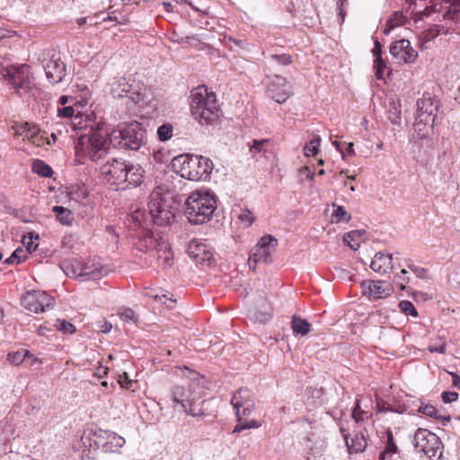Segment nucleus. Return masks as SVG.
<instances>
[{
    "label": "nucleus",
    "instance_id": "24",
    "mask_svg": "<svg viewBox=\"0 0 460 460\" xmlns=\"http://www.w3.org/2000/svg\"><path fill=\"white\" fill-rule=\"evenodd\" d=\"M101 438V450L104 453H117L125 445V439L114 432L105 430Z\"/></svg>",
    "mask_w": 460,
    "mask_h": 460
},
{
    "label": "nucleus",
    "instance_id": "32",
    "mask_svg": "<svg viewBox=\"0 0 460 460\" xmlns=\"http://www.w3.org/2000/svg\"><path fill=\"white\" fill-rule=\"evenodd\" d=\"M310 323L301 318L300 316L294 315L291 320V329L295 335H305L310 332Z\"/></svg>",
    "mask_w": 460,
    "mask_h": 460
},
{
    "label": "nucleus",
    "instance_id": "9",
    "mask_svg": "<svg viewBox=\"0 0 460 460\" xmlns=\"http://www.w3.org/2000/svg\"><path fill=\"white\" fill-rule=\"evenodd\" d=\"M126 165V162L122 159H108L100 167L102 180L111 187H115L116 190H125Z\"/></svg>",
    "mask_w": 460,
    "mask_h": 460
},
{
    "label": "nucleus",
    "instance_id": "40",
    "mask_svg": "<svg viewBox=\"0 0 460 460\" xmlns=\"http://www.w3.org/2000/svg\"><path fill=\"white\" fill-rule=\"evenodd\" d=\"M364 234V230L350 231L344 236V242L347 243L352 250L356 251L359 248L358 239H360Z\"/></svg>",
    "mask_w": 460,
    "mask_h": 460
},
{
    "label": "nucleus",
    "instance_id": "17",
    "mask_svg": "<svg viewBox=\"0 0 460 460\" xmlns=\"http://www.w3.org/2000/svg\"><path fill=\"white\" fill-rule=\"evenodd\" d=\"M196 121L203 126L217 125L221 117V111L217 102H208V108L200 110V107L194 106V113L191 114Z\"/></svg>",
    "mask_w": 460,
    "mask_h": 460
},
{
    "label": "nucleus",
    "instance_id": "41",
    "mask_svg": "<svg viewBox=\"0 0 460 460\" xmlns=\"http://www.w3.org/2000/svg\"><path fill=\"white\" fill-rule=\"evenodd\" d=\"M387 434V441L385 444V448L384 451L380 453L379 459L385 460L387 456H391L392 455L397 452V446L394 439L393 434L390 430L386 432Z\"/></svg>",
    "mask_w": 460,
    "mask_h": 460
},
{
    "label": "nucleus",
    "instance_id": "64",
    "mask_svg": "<svg viewBox=\"0 0 460 460\" xmlns=\"http://www.w3.org/2000/svg\"><path fill=\"white\" fill-rule=\"evenodd\" d=\"M115 12H112L111 13H108L107 15H103V13H100L97 18H101V21L102 22H107V21H111V22H119L118 21V17L114 14Z\"/></svg>",
    "mask_w": 460,
    "mask_h": 460
},
{
    "label": "nucleus",
    "instance_id": "33",
    "mask_svg": "<svg viewBox=\"0 0 460 460\" xmlns=\"http://www.w3.org/2000/svg\"><path fill=\"white\" fill-rule=\"evenodd\" d=\"M361 402V399L357 398L352 411V418L357 424L367 420L372 416V412L369 410L362 409Z\"/></svg>",
    "mask_w": 460,
    "mask_h": 460
},
{
    "label": "nucleus",
    "instance_id": "43",
    "mask_svg": "<svg viewBox=\"0 0 460 460\" xmlns=\"http://www.w3.org/2000/svg\"><path fill=\"white\" fill-rule=\"evenodd\" d=\"M333 145L335 146L336 149L341 153L342 159H344L346 155H355L354 144L352 142L346 143L334 141Z\"/></svg>",
    "mask_w": 460,
    "mask_h": 460
},
{
    "label": "nucleus",
    "instance_id": "62",
    "mask_svg": "<svg viewBox=\"0 0 460 460\" xmlns=\"http://www.w3.org/2000/svg\"><path fill=\"white\" fill-rule=\"evenodd\" d=\"M374 58H382V46L381 43L376 40L372 49Z\"/></svg>",
    "mask_w": 460,
    "mask_h": 460
},
{
    "label": "nucleus",
    "instance_id": "8",
    "mask_svg": "<svg viewBox=\"0 0 460 460\" xmlns=\"http://www.w3.org/2000/svg\"><path fill=\"white\" fill-rule=\"evenodd\" d=\"M106 136L108 134L93 133L86 140H81L80 146H76V155H82L95 163L105 159L111 144Z\"/></svg>",
    "mask_w": 460,
    "mask_h": 460
},
{
    "label": "nucleus",
    "instance_id": "10",
    "mask_svg": "<svg viewBox=\"0 0 460 460\" xmlns=\"http://www.w3.org/2000/svg\"><path fill=\"white\" fill-rule=\"evenodd\" d=\"M148 209L153 222L159 226L171 224L175 217L172 209L166 204V201L162 198L160 193L157 192L151 194L148 202Z\"/></svg>",
    "mask_w": 460,
    "mask_h": 460
},
{
    "label": "nucleus",
    "instance_id": "18",
    "mask_svg": "<svg viewBox=\"0 0 460 460\" xmlns=\"http://www.w3.org/2000/svg\"><path fill=\"white\" fill-rule=\"evenodd\" d=\"M390 54L405 64L413 63L418 57V52L411 47V42L404 39L391 44Z\"/></svg>",
    "mask_w": 460,
    "mask_h": 460
},
{
    "label": "nucleus",
    "instance_id": "22",
    "mask_svg": "<svg viewBox=\"0 0 460 460\" xmlns=\"http://www.w3.org/2000/svg\"><path fill=\"white\" fill-rule=\"evenodd\" d=\"M46 76L49 83L58 84L66 75V66L59 58H52L44 65Z\"/></svg>",
    "mask_w": 460,
    "mask_h": 460
},
{
    "label": "nucleus",
    "instance_id": "58",
    "mask_svg": "<svg viewBox=\"0 0 460 460\" xmlns=\"http://www.w3.org/2000/svg\"><path fill=\"white\" fill-rule=\"evenodd\" d=\"M181 410L187 414L191 415L193 417L201 416L204 414L201 408H193L190 402L186 404V408H181Z\"/></svg>",
    "mask_w": 460,
    "mask_h": 460
},
{
    "label": "nucleus",
    "instance_id": "7",
    "mask_svg": "<svg viewBox=\"0 0 460 460\" xmlns=\"http://www.w3.org/2000/svg\"><path fill=\"white\" fill-rule=\"evenodd\" d=\"M110 93L115 99L127 98L133 104H138L146 98V87L134 78L117 77L111 83Z\"/></svg>",
    "mask_w": 460,
    "mask_h": 460
},
{
    "label": "nucleus",
    "instance_id": "47",
    "mask_svg": "<svg viewBox=\"0 0 460 460\" xmlns=\"http://www.w3.org/2000/svg\"><path fill=\"white\" fill-rule=\"evenodd\" d=\"M56 327L58 331L66 334H73L75 332L76 328L74 324L65 320H57Z\"/></svg>",
    "mask_w": 460,
    "mask_h": 460
},
{
    "label": "nucleus",
    "instance_id": "36",
    "mask_svg": "<svg viewBox=\"0 0 460 460\" xmlns=\"http://www.w3.org/2000/svg\"><path fill=\"white\" fill-rule=\"evenodd\" d=\"M407 20V16H405L402 12H394L390 17V19L387 21L386 28L385 29L384 33L389 34V32L394 28L404 25Z\"/></svg>",
    "mask_w": 460,
    "mask_h": 460
},
{
    "label": "nucleus",
    "instance_id": "59",
    "mask_svg": "<svg viewBox=\"0 0 460 460\" xmlns=\"http://www.w3.org/2000/svg\"><path fill=\"white\" fill-rule=\"evenodd\" d=\"M441 397L445 403H449L458 399V394L456 392L447 391L442 393Z\"/></svg>",
    "mask_w": 460,
    "mask_h": 460
},
{
    "label": "nucleus",
    "instance_id": "14",
    "mask_svg": "<svg viewBox=\"0 0 460 460\" xmlns=\"http://www.w3.org/2000/svg\"><path fill=\"white\" fill-rule=\"evenodd\" d=\"M438 105L434 98L429 93H424L422 97L417 101L416 125L433 123L435 119L434 112L437 111Z\"/></svg>",
    "mask_w": 460,
    "mask_h": 460
},
{
    "label": "nucleus",
    "instance_id": "55",
    "mask_svg": "<svg viewBox=\"0 0 460 460\" xmlns=\"http://www.w3.org/2000/svg\"><path fill=\"white\" fill-rule=\"evenodd\" d=\"M269 143L268 139L253 140L252 145L250 146V152L253 155L264 150V146Z\"/></svg>",
    "mask_w": 460,
    "mask_h": 460
},
{
    "label": "nucleus",
    "instance_id": "29",
    "mask_svg": "<svg viewBox=\"0 0 460 460\" xmlns=\"http://www.w3.org/2000/svg\"><path fill=\"white\" fill-rule=\"evenodd\" d=\"M60 268L63 272L69 278L81 280L83 261L76 259H66L61 261Z\"/></svg>",
    "mask_w": 460,
    "mask_h": 460
},
{
    "label": "nucleus",
    "instance_id": "25",
    "mask_svg": "<svg viewBox=\"0 0 460 460\" xmlns=\"http://www.w3.org/2000/svg\"><path fill=\"white\" fill-rule=\"evenodd\" d=\"M161 242L156 240L151 234L145 233L134 245L137 251L145 252L151 260L152 257H155V250L160 246Z\"/></svg>",
    "mask_w": 460,
    "mask_h": 460
},
{
    "label": "nucleus",
    "instance_id": "28",
    "mask_svg": "<svg viewBox=\"0 0 460 460\" xmlns=\"http://www.w3.org/2000/svg\"><path fill=\"white\" fill-rule=\"evenodd\" d=\"M127 180L125 181V190L139 186L144 180V169L139 164L126 165Z\"/></svg>",
    "mask_w": 460,
    "mask_h": 460
},
{
    "label": "nucleus",
    "instance_id": "13",
    "mask_svg": "<svg viewBox=\"0 0 460 460\" xmlns=\"http://www.w3.org/2000/svg\"><path fill=\"white\" fill-rule=\"evenodd\" d=\"M278 240L270 234L262 236L256 246L252 250L249 256V262L256 265L259 262L269 263L271 253L275 251Z\"/></svg>",
    "mask_w": 460,
    "mask_h": 460
},
{
    "label": "nucleus",
    "instance_id": "61",
    "mask_svg": "<svg viewBox=\"0 0 460 460\" xmlns=\"http://www.w3.org/2000/svg\"><path fill=\"white\" fill-rule=\"evenodd\" d=\"M130 217L137 226H143L144 213L137 210L130 216Z\"/></svg>",
    "mask_w": 460,
    "mask_h": 460
},
{
    "label": "nucleus",
    "instance_id": "31",
    "mask_svg": "<svg viewBox=\"0 0 460 460\" xmlns=\"http://www.w3.org/2000/svg\"><path fill=\"white\" fill-rule=\"evenodd\" d=\"M188 397V392L183 386H174L171 392V398L173 402L172 407L174 409H176L177 406L186 408V404L190 402Z\"/></svg>",
    "mask_w": 460,
    "mask_h": 460
},
{
    "label": "nucleus",
    "instance_id": "56",
    "mask_svg": "<svg viewBox=\"0 0 460 460\" xmlns=\"http://www.w3.org/2000/svg\"><path fill=\"white\" fill-rule=\"evenodd\" d=\"M75 114V109L73 106H64L58 109V116L66 119H72Z\"/></svg>",
    "mask_w": 460,
    "mask_h": 460
},
{
    "label": "nucleus",
    "instance_id": "20",
    "mask_svg": "<svg viewBox=\"0 0 460 460\" xmlns=\"http://www.w3.org/2000/svg\"><path fill=\"white\" fill-rule=\"evenodd\" d=\"M217 102L216 94L209 92L207 86L199 85L190 92V106L191 114L194 113V106L198 104L200 110L208 108V102Z\"/></svg>",
    "mask_w": 460,
    "mask_h": 460
},
{
    "label": "nucleus",
    "instance_id": "38",
    "mask_svg": "<svg viewBox=\"0 0 460 460\" xmlns=\"http://www.w3.org/2000/svg\"><path fill=\"white\" fill-rule=\"evenodd\" d=\"M68 194L71 200L81 202L87 198L88 190L84 185L76 184L70 187Z\"/></svg>",
    "mask_w": 460,
    "mask_h": 460
},
{
    "label": "nucleus",
    "instance_id": "51",
    "mask_svg": "<svg viewBox=\"0 0 460 460\" xmlns=\"http://www.w3.org/2000/svg\"><path fill=\"white\" fill-rule=\"evenodd\" d=\"M270 58L280 66H288L292 63V58L289 54H274L270 55Z\"/></svg>",
    "mask_w": 460,
    "mask_h": 460
},
{
    "label": "nucleus",
    "instance_id": "12",
    "mask_svg": "<svg viewBox=\"0 0 460 460\" xmlns=\"http://www.w3.org/2000/svg\"><path fill=\"white\" fill-rule=\"evenodd\" d=\"M265 85L269 96L278 103L285 102L291 93L289 83L280 75L268 76Z\"/></svg>",
    "mask_w": 460,
    "mask_h": 460
},
{
    "label": "nucleus",
    "instance_id": "1",
    "mask_svg": "<svg viewBox=\"0 0 460 460\" xmlns=\"http://www.w3.org/2000/svg\"><path fill=\"white\" fill-rule=\"evenodd\" d=\"M411 13L415 15V22L429 18L436 36L448 34L460 21V0H434L424 10H413Z\"/></svg>",
    "mask_w": 460,
    "mask_h": 460
},
{
    "label": "nucleus",
    "instance_id": "53",
    "mask_svg": "<svg viewBox=\"0 0 460 460\" xmlns=\"http://www.w3.org/2000/svg\"><path fill=\"white\" fill-rule=\"evenodd\" d=\"M333 217L336 218L337 222L349 221L350 219V215L345 210V208L341 206H337L332 213Z\"/></svg>",
    "mask_w": 460,
    "mask_h": 460
},
{
    "label": "nucleus",
    "instance_id": "57",
    "mask_svg": "<svg viewBox=\"0 0 460 460\" xmlns=\"http://www.w3.org/2000/svg\"><path fill=\"white\" fill-rule=\"evenodd\" d=\"M33 238L34 236L32 233H29L28 236H23V244L26 245V249L29 252H34L38 247V243L33 242Z\"/></svg>",
    "mask_w": 460,
    "mask_h": 460
},
{
    "label": "nucleus",
    "instance_id": "60",
    "mask_svg": "<svg viewBox=\"0 0 460 460\" xmlns=\"http://www.w3.org/2000/svg\"><path fill=\"white\" fill-rule=\"evenodd\" d=\"M407 273V270L402 269L400 272V274H397L395 275L394 277V281L400 285L401 287V289H404L405 287H404V284L408 283L409 282V279L408 278H405L403 277V275H405Z\"/></svg>",
    "mask_w": 460,
    "mask_h": 460
},
{
    "label": "nucleus",
    "instance_id": "26",
    "mask_svg": "<svg viewBox=\"0 0 460 460\" xmlns=\"http://www.w3.org/2000/svg\"><path fill=\"white\" fill-rule=\"evenodd\" d=\"M393 260V254L376 252L372 259L370 268L380 274L390 273L394 268Z\"/></svg>",
    "mask_w": 460,
    "mask_h": 460
},
{
    "label": "nucleus",
    "instance_id": "15",
    "mask_svg": "<svg viewBox=\"0 0 460 460\" xmlns=\"http://www.w3.org/2000/svg\"><path fill=\"white\" fill-rule=\"evenodd\" d=\"M361 288L363 295L369 300L386 298L394 292L392 284L384 280H364L361 282Z\"/></svg>",
    "mask_w": 460,
    "mask_h": 460
},
{
    "label": "nucleus",
    "instance_id": "19",
    "mask_svg": "<svg viewBox=\"0 0 460 460\" xmlns=\"http://www.w3.org/2000/svg\"><path fill=\"white\" fill-rule=\"evenodd\" d=\"M187 253L197 264L210 265L213 260V252L207 244L192 240L187 247Z\"/></svg>",
    "mask_w": 460,
    "mask_h": 460
},
{
    "label": "nucleus",
    "instance_id": "11",
    "mask_svg": "<svg viewBox=\"0 0 460 460\" xmlns=\"http://www.w3.org/2000/svg\"><path fill=\"white\" fill-rule=\"evenodd\" d=\"M22 305L28 311L38 314L52 309L55 299L44 291L32 290L22 296Z\"/></svg>",
    "mask_w": 460,
    "mask_h": 460
},
{
    "label": "nucleus",
    "instance_id": "45",
    "mask_svg": "<svg viewBox=\"0 0 460 460\" xmlns=\"http://www.w3.org/2000/svg\"><path fill=\"white\" fill-rule=\"evenodd\" d=\"M173 127L170 123H164L157 128L158 139L162 142L169 140L172 137Z\"/></svg>",
    "mask_w": 460,
    "mask_h": 460
},
{
    "label": "nucleus",
    "instance_id": "50",
    "mask_svg": "<svg viewBox=\"0 0 460 460\" xmlns=\"http://www.w3.org/2000/svg\"><path fill=\"white\" fill-rule=\"evenodd\" d=\"M119 318L128 323H137V316L135 312L130 308H124L119 314Z\"/></svg>",
    "mask_w": 460,
    "mask_h": 460
},
{
    "label": "nucleus",
    "instance_id": "5",
    "mask_svg": "<svg viewBox=\"0 0 460 460\" xmlns=\"http://www.w3.org/2000/svg\"><path fill=\"white\" fill-rule=\"evenodd\" d=\"M411 443L420 460H441L444 445L435 433L427 429L419 428L414 433Z\"/></svg>",
    "mask_w": 460,
    "mask_h": 460
},
{
    "label": "nucleus",
    "instance_id": "16",
    "mask_svg": "<svg viewBox=\"0 0 460 460\" xmlns=\"http://www.w3.org/2000/svg\"><path fill=\"white\" fill-rule=\"evenodd\" d=\"M105 435V430L100 429H88L81 436L82 459H92L91 451L101 449V436Z\"/></svg>",
    "mask_w": 460,
    "mask_h": 460
},
{
    "label": "nucleus",
    "instance_id": "42",
    "mask_svg": "<svg viewBox=\"0 0 460 460\" xmlns=\"http://www.w3.org/2000/svg\"><path fill=\"white\" fill-rule=\"evenodd\" d=\"M32 172L43 177H50L53 174L52 168L41 160L33 162Z\"/></svg>",
    "mask_w": 460,
    "mask_h": 460
},
{
    "label": "nucleus",
    "instance_id": "44",
    "mask_svg": "<svg viewBox=\"0 0 460 460\" xmlns=\"http://www.w3.org/2000/svg\"><path fill=\"white\" fill-rule=\"evenodd\" d=\"M321 138L319 136H314L313 139L307 143L304 148L305 156H313L319 151Z\"/></svg>",
    "mask_w": 460,
    "mask_h": 460
},
{
    "label": "nucleus",
    "instance_id": "2",
    "mask_svg": "<svg viewBox=\"0 0 460 460\" xmlns=\"http://www.w3.org/2000/svg\"><path fill=\"white\" fill-rule=\"evenodd\" d=\"M217 208V197L208 189L192 191L185 200L184 215L192 225L208 222Z\"/></svg>",
    "mask_w": 460,
    "mask_h": 460
},
{
    "label": "nucleus",
    "instance_id": "39",
    "mask_svg": "<svg viewBox=\"0 0 460 460\" xmlns=\"http://www.w3.org/2000/svg\"><path fill=\"white\" fill-rule=\"evenodd\" d=\"M39 133V128L35 125H31L29 123H25L24 125L20 126L16 134L22 137L23 139H33Z\"/></svg>",
    "mask_w": 460,
    "mask_h": 460
},
{
    "label": "nucleus",
    "instance_id": "37",
    "mask_svg": "<svg viewBox=\"0 0 460 460\" xmlns=\"http://www.w3.org/2000/svg\"><path fill=\"white\" fill-rule=\"evenodd\" d=\"M387 116L391 123L399 125L401 122V104L398 101L391 100L387 108Z\"/></svg>",
    "mask_w": 460,
    "mask_h": 460
},
{
    "label": "nucleus",
    "instance_id": "3",
    "mask_svg": "<svg viewBox=\"0 0 460 460\" xmlns=\"http://www.w3.org/2000/svg\"><path fill=\"white\" fill-rule=\"evenodd\" d=\"M212 161L202 155L182 154L172 160V170L181 178L190 181H205L213 170Z\"/></svg>",
    "mask_w": 460,
    "mask_h": 460
},
{
    "label": "nucleus",
    "instance_id": "54",
    "mask_svg": "<svg viewBox=\"0 0 460 460\" xmlns=\"http://www.w3.org/2000/svg\"><path fill=\"white\" fill-rule=\"evenodd\" d=\"M261 427L260 422L257 420H250V421H244V422H239L234 429V432H241L242 430L247 429H257Z\"/></svg>",
    "mask_w": 460,
    "mask_h": 460
},
{
    "label": "nucleus",
    "instance_id": "52",
    "mask_svg": "<svg viewBox=\"0 0 460 460\" xmlns=\"http://www.w3.org/2000/svg\"><path fill=\"white\" fill-rule=\"evenodd\" d=\"M237 217L247 227L252 226L255 219L252 211L247 208L242 209Z\"/></svg>",
    "mask_w": 460,
    "mask_h": 460
},
{
    "label": "nucleus",
    "instance_id": "27",
    "mask_svg": "<svg viewBox=\"0 0 460 460\" xmlns=\"http://www.w3.org/2000/svg\"><path fill=\"white\" fill-rule=\"evenodd\" d=\"M254 405L252 393L248 388L238 389L231 399V404L235 410L236 417L241 415V407L247 404Z\"/></svg>",
    "mask_w": 460,
    "mask_h": 460
},
{
    "label": "nucleus",
    "instance_id": "30",
    "mask_svg": "<svg viewBox=\"0 0 460 460\" xmlns=\"http://www.w3.org/2000/svg\"><path fill=\"white\" fill-rule=\"evenodd\" d=\"M156 259L159 262L162 261L164 267H171L172 263V253L169 244L162 241L160 246L155 250V257H152L149 262L146 261L145 266L152 265V260Z\"/></svg>",
    "mask_w": 460,
    "mask_h": 460
},
{
    "label": "nucleus",
    "instance_id": "48",
    "mask_svg": "<svg viewBox=\"0 0 460 460\" xmlns=\"http://www.w3.org/2000/svg\"><path fill=\"white\" fill-rule=\"evenodd\" d=\"M386 68V65L385 60L380 58H374V69L376 78L378 80L384 79L385 70Z\"/></svg>",
    "mask_w": 460,
    "mask_h": 460
},
{
    "label": "nucleus",
    "instance_id": "46",
    "mask_svg": "<svg viewBox=\"0 0 460 460\" xmlns=\"http://www.w3.org/2000/svg\"><path fill=\"white\" fill-rule=\"evenodd\" d=\"M29 354L30 352L28 350L10 352L7 359L12 364L18 366L24 361L25 358L29 356Z\"/></svg>",
    "mask_w": 460,
    "mask_h": 460
},
{
    "label": "nucleus",
    "instance_id": "63",
    "mask_svg": "<svg viewBox=\"0 0 460 460\" xmlns=\"http://www.w3.org/2000/svg\"><path fill=\"white\" fill-rule=\"evenodd\" d=\"M13 257H17V264H19L26 259V254L22 248H18L13 252Z\"/></svg>",
    "mask_w": 460,
    "mask_h": 460
},
{
    "label": "nucleus",
    "instance_id": "49",
    "mask_svg": "<svg viewBox=\"0 0 460 460\" xmlns=\"http://www.w3.org/2000/svg\"><path fill=\"white\" fill-rule=\"evenodd\" d=\"M399 307L405 314L411 315L416 317L418 315V312L414 306V305L408 300H402L399 303Z\"/></svg>",
    "mask_w": 460,
    "mask_h": 460
},
{
    "label": "nucleus",
    "instance_id": "4",
    "mask_svg": "<svg viewBox=\"0 0 460 460\" xmlns=\"http://www.w3.org/2000/svg\"><path fill=\"white\" fill-rule=\"evenodd\" d=\"M110 143L125 149L138 150L145 143L146 130L142 124L131 121L119 125L108 134Z\"/></svg>",
    "mask_w": 460,
    "mask_h": 460
},
{
    "label": "nucleus",
    "instance_id": "35",
    "mask_svg": "<svg viewBox=\"0 0 460 460\" xmlns=\"http://www.w3.org/2000/svg\"><path fill=\"white\" fill-rule=\"evenodd\" d=\"M52 211L56 214L58 221L62 225L70 226L74 220L73 213L62 206H54Z\"/></svg>",
    "mask_w": 460,
    "mask_h": 460
},
{
    "label": "nucleus",
    "instance_id": "34",
    "mask_svg": "<svg viewBox=\"0 0 460 460\" xmlns=\"http://www.w3.org/2000/svg\"><path fill=\"white\" fill-rule=\"evenodd\" d=\"M418 411L435 420H441L443 425H447V423L450 421V416L442 417L438 410L431 404L420 405Z\"/></svg>",
    "mask_w": 460,
    "mask_h": 460
},
{
    "label": "nucleus",
    "instance_id": "6",
    "mask_svg": "<svg viewBox=\"0 0 460 460\" xmlns=\"http://www.w3.org/2000/svg\"><path fill=\"white\" fill-rule=\"evenodd\" d=\"M2 81L21 97L29 94L35 86L30 66L26 64L2 66Z\"/></svg>",
    "mask_w": 460,
    "mask_h": 460
},
{
    "label": "nucleus",
    "instance_id": "23",
    "mask_svg": "<svg viewBox=\"0 0 460 460\" xmlns=\"http://www.w3.org/2000/svg\"><path fill=\"white\" fill-rule=\"evenodd\" d=\"M340 431L349 453H360L364 451L367 447V439L362 432H356L349 439V433L346 428L341 426Z\"/></svg>",
    "mask_w": 460,
    "mask_h": 460
},
{
    "label": "nucleus",
    "instance_id": "21",
    "mask_svg": "<svg viewBox=\"0 0 460 460\" xmlns=\"http://www.w3.org/2000/svg\"><path fill=\"white\" fill-rule=\"evenodd\" d=\"M109 272L107 267L96 260L83 261L81 281L97 280L105 277Z\"/></svg>",
    "mask_w": 460,
    "mask_h": 460
}]
</instances>
